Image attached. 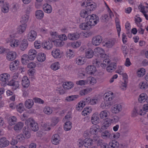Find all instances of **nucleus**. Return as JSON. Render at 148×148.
<instances>
[{
    "label": "nucleus",
    "instance_id": "obj_37",
    "mask_svg": "<svg viewBox=\"0 0 148 148\" xmlns=\"http://www.w3.org/2000/svg\"><path fill=\"white\" fill-rule=\"evenodd\" d=\"M43 10L46 13H51L52 11L51 7L48 4H47L45 5H44Z\"/></svg>",
    "mask_w": 148,
    "mask_h": 148
},
{
    "label": "nucleus",
    "instance_id": "obj_26",
    "mask_svg": "<svg viewBox=\"0 0 148 148\" xmlns=\"http://www.w3.org/2000/svg\"><path fill=\"white\" fill-rule=\"evenodd\" d=\"M28 45L27 41L26 40L24 39L20 45V49L21 50L24 51L27 49Z\"/></svg>",
    "mask_w": 148,
    "mask_h": 148
},
{
    "label": "nucleus",
    "instance_id": "obj_55",
    "mask_svg": "<svg viewBox=\"0 0 148 148\" xmlns=\"http://www.w3.org/2000/svg\"><path fill=\"white\" fill-rule=\"evenodd\" d=\"M76 63L78 65H80L83 64L84 63V62L82 58H78L76 59Z\"/></svg>",
    "mask_w": 148,
    "mask_h": 148
},
{
    "label": "nucleus",
    "instance_id": "obj_30",
    "mask_svg": "<svg viewBox=\"0 0 148 148\" xmlns=\"http://www.w3.org/2000/svg\"><path fill=\"white\" fill-rule=\"evenodd\" d=\"M10 7V5L9 3L7 2L5 3L2 7V11L4 13L8 12L9 11Z\"/></svg>",
    "mask_w": 148,
    "mask_h": 148
},
{
    "label": "nucleus",
    "instance_id": "obj_64",
    "mask_svg": "<svg viewBox=\"0 0 148 148\" xmlns=\"http://www.w3.org/2000/svg\"><path fill=\"white\" fill-rule=\"evenodd\" d=\"M23 88V95L24 97H27L29 94V90L28 89Z\"/></svg>",
    "mask_w": 148,
    "mask_h": 148
},
{
    "label": "nucleus",
    "instance_id": "obj_6",
    "mask_svg": "<svg viewBox=\"0 0 148 148\" xmlns=\"http://www.w3.org/2000/svg\"><path fill=\"white\" fill-rule=\"evenodd\" d=\"M10 78V75L7 73L1 74L0 75V80L2 82V85H6Z\"/></svg>",
    "mask_w": 148,
    "mask_h": 148
},
{
    "label": "nucleus",
    "instance_id": "obj_40",
    "mask_svg": "<svg viewBox=\"0 0 148 148\" xmlns=\"http://www.w3.org/2000/svg\"><path fill=\"white\" fill-rule=\"evenodd\" d=\"M27 25L24 23L21 25L18 28V33L21 34L25 31Z\"/></svg>",
    "mask_w": 148,
    "mask_h": 148
},
{
    "label": "nucleus",
    "instance_id": "obj_14",
    "mask_svg": "<svg viewBox=\"0 0 148 148\" xmlns=\"http://www.w3.org/2000/svg\"><path fill=\"white\" fill-rule=\"evenodd\" d=\"M6 58L8 60L12 61L14 60L16 57V53L13 51L8 52Z\"/></svg>",
    "mask_w": 148,
    "mask_h": 148
},
{
    "label": "nucleus",
    "instance_id": "obj_29",
    "mask_svg": "<svg viewBox=\"0 0 148 148\" xmlns=\"http://www.w3.org/2000/svg\"><path fill=\"white\" fill-rule=\"evenodd\" d=\"M94 52L91 49H88L86 50L85 55L86 58H91L93 56Z\"/></svg>",
    "mask_w": 148,
    "mask_h": 148
},
{
    "label": "nucleus",
    "instance_id": "obj_19",
    "mask_svg": "<svg viewBox=\"0 0 148 148\" xmlns=\"http://www.w3.org/2000/svg\"><path fill=\"white\" fill-rule=\"evenodd\" d=\"M113 93L111 92L110 93H107L105 96L104 98V100L107 101H108L109 102L108 103L109 105L111 106L112 104V103L110 101H112L114 98V97L113 96Z\"/></svg>",
    "mask_w": 148,
    "mask_h": 148
},
{
    "label": "nucleus",
    "instance_id": "obj_61",
    "mask_svg": "<svg viewBox=\"0 0 148 148\" xmlns=\"http://www.w3.org/2000/svg\"><path fill=\"white\" fill-rule=\"evenodd\" d=\"M71 46L73 48H76L79 47L80 45V43L79 42H73L71 44Z\"/></svg>",
    "mask_w": 148,
    "mask_h": 148
},
{
    "label": "nucleus",
    "instance_id": "obj_23",
    "mask_svg": "<svg viewBox=\"0 0 148 148\" xmlns=\"http://www.w3.org/2000/svg\"><path fill=\"white\" fill-rule=\"evenodd\" d=\"M34 104V101L32 99H28L25 102V107L28 109L32 108Z\"/></svg>",
    "mask_w": 148,
    "mask_h": 148
},
{
    "label": "nucleus",
    "instance_id": "obj_53",
    "mask_svg": "<svg viewBox=\"0 0 148 148\" xmlns=\"http://www.w3.org/2000/svg\"><path fill=\"white\" fill-rule=\"evenodd\" d=\"M16 109L18 112L21 113L23 111V105L22 103H20L16 106Z\"/></svg>",
    "mask_w": 148,
    "mask_h": 148
},
{
    "label": "nucleus",
    "instance_id": "obj_15",
    "mask_svg": "<svg viewBox=\"0 0 148 148\" xmlns=\"http://www.w3.org/2000/svg\"><path fill=\"white\" fill-rule=\"evenodd\" d=\"M60 141V137L58 134H56L53 135L51 138V142L53 144L57 145L59 144Z\"/></svg>",
    "mask_w": 148,
    "mask_h": 148
},
{
    "label": "nucleus",
    "instance_id": "obj_7",
    "mask_svg": "<svg viewBox=\"0 0 148 148\" xmlns=\"http://www.w3.org/2000/svg\"><path fill=\"white\" fill-rule=\"evenodd\" d=\"M94 52L101 58H105L107 57L104 51L101 48L97 47L95 48L94 50Z\"/></svg>",
    "mask_w": 148,
    "mask_h": 148
},
{
    "label": "nucleus",
    "instance_id": "obj_62",
    "mask_svg": "<svg viewBox=\"0 0 148 148\" xmlns=\"http://www.w3.org/2000/svg\"><path fill=\"white\" fill-rule=\"evenodd\" d=\"M51 125L54 126L56 125L58 122V118L57 117L53 118L52 119Z\"/></svg>",
    "mask_w": 148,
    "mask_h": 148
},
{
    "label": "nucleus",
    "instance_id": "obj_16",
    "mask_svg": "<svg viewBox=\"0 0 148 148\" xmlns=\"http://www.w3.org/2000/svg\"><path fill=\"white\" fill-rule=\"evenodd\" d=\"M79 35L77 33H71L68 34V38L69 39L74 40L77 39L79 38Z\"/></svg>",
    "mask_w": 148,
    "mask_h": 148
},
{
    "label": "nucleus",
    "instance_id": "obj_47",
    "mask_svg": "<svg viewBox=\"0 0 148 148\" xmlns=\"http://www.w3.org/2000/svg\"><path fill=\"white\" fill-rule=\"evenodd\" d=\"M54 44L56 47H61L63 46L64 43L61 40H56L53 41Z\"/></svg>",
    "mask_w": 148,
    "mask_h": 148
},
{
    "label": "nucleus",
    "instance_id": "obj_8",
    "mask_svg": "<svg viewBox=\"0 0 148 148\" xmlns=\"http://www.w3.org/2000/svg\"><path fill=\"white\" fill-rule=\"evenodd\" d=\"M145 113L144 112H142V110L140 109V108L138 107H135L132 113V117H134L137 116L138 114L140 115H144Z\"/></svg>",
    "mask_w": 148,
    "mask_h": 148
},
{
    "label": "nucleus",
    "instance_id": "obj_56",
    "mask_svg": "<svg viewBox=\"0 0 148 148\" xmlns=\"http://www.w3.org/2000/svg\"><path fill=\"white\" fill-rule=\"evenodd\" d=\"M91 98L90 97H88L84 99L83 101H81L84 103V105L90 103Z\"/></svg>",
    "mask_w": 148,
    "mask_h": 148
},
{
    "label": "nucleus",
    "instance_id": "obj_25",
    "mask_svg": "<svg viewBox=\"0 0 148 148\" xmlns=\"http://www.w3.org/2000/svg\"><path fill=\"white\" fill-rule=\"evenodd\" d=\"M38 60L41 62L44 61L46 59V55L42 53H39L37 56Z\"/></svg>",
    "mask_w": 148,
    "mask_h": 148
},
{
    "label": "nucleus",
    "instance_id": "obj_42",
    "mask_svg": "<svg viewBox=\"0 0 148 148\" xmlns=\"http://www.w3.org/2000/svg\"><path fill=\"white\" fill-rule=\"evenodd\" d=\"M87 22L82 23L79 25V28L82 29H90V27L88 25Z\"/></svg>",
    "mask_w": 148,
    "mask_h": 148
},
{
    "label": "nucleus",
    "instance_id": "obj_27",
    "mask_svg": "<svg viewBox=\"0 0 148 148\" xmlns=\"http://www.w3.org/2000/svg\"><path fill=\"white\" fill-rule=\"evenodd\" d=\"M23 134L26 138H28L30 137V133L29 132V129L28 127H25L23 128Z\"/></svg>",
    "mask_w": 148,
    "mask_h": 148
},
{
    "label": "nucleus",
    "instance_id": "obj_51",
    "mask_svg": "<svg viewBox=\"0 0 148 148\" xmlns=\"http://www.w3.org/2000/svg\"><path fill=\"white\" fill-rule=\"evenodd\" d=\"M99 100V98L97 97H92V98H91L90 104L91 105H94L97 103Z\"/></svg>",
    "mask_w": 148,
    "mask_h": 148
},
{
    "label": "nucleus",
    "instance_id": "obj_9",
    "mask_svg": "<svg viewBox=\"0 0 148 148\" xmlns=\"http://www.w3.org/2000/svg\"><path fill=\"white\" fill-rule=\"evenodd\" d=\"M36 32L34 30H31L27 35V40L30 42L34 41L36 38Z\"/></svg>",
    "mask_w": 148,
    "mask_h": 148
},
{
    "label": "nucleus",
    "instance_id": "obj_2",
    "mask_svg": "<svg viewBox=\"0 0 148 148\" xmlns=\"http://www.w3.org/2000/svg\"><path fill=\"white\" fill-rule=\"evenodd\" d=\"M25 123L29 126L31 130L33 131L36 132L39 129L37 123L32 118H29Z\"/></svg>",
    "mask_w": 148,
    "mask_h": 148
},
{
    "label": "nucleus",
    "instance_id": "obj_13",
    "mask_svg": "<svg viewBox=\"0 0 148 148\" xmlns=\"http://www.w3.org/2000/svg\"><path fill=\"white\" fill-rule=\"evenodd\" d=\"M19 64V62L18 60H15L12 62L10 64V68L11 71H15L17 69Z\"/></svg>",
    "mask_w": 148,
    "mask_h": 148
},
{
    "label": "nucleus",
    "instance_id": "obj_52",
    "mask_svg": "<svg viewBox=\"0 0 148 148\" xmlns=\"http://www.w3.org/2000/svg\"><path fill=\"white\" fill-rule=\"evenodd\" d=\"M85 105L84 103H82V102L80 101L78 103V104L76 106V108L77 110L79 111H81L82 110L83 107Z\"/></svg>",
    "mask_w": 148,
    "mask_h": 148
},
{
    "label": "nucleus",
    "instance_id": "obj_46",
    "mask_svg": "<svg viewBox=\"0 0 148 148\" xmlns=\"http://www.w3.org/2000/svg\"><path fill=\"white\" fill-rule=\"evenodd\" d=\"M24 124L23 123L20 122L16 124L14 127L15 130H19L21 129L23 127Z\"/></svg>",
    "mask_w": 148,
    "mask_h": 148
},
{
    "label": "nucleus",
    "instance_id": "obj_54",
    "mask_svg": "<svg viewBox=\"0 0 148 148\" xmlns=\"http://www.w3.org/2000/svg\"><path fill=\"white\" fill-rule=\"evenodd\" d=\"M44 112L47 114H51L52 112V110L49 107H45L43 110Z\"/></svg>",
    "mask_w": 148,
    "mask_h": 148
},
{
    "label": "nucleus",
    "instance_id": "obj_45",
    "mask_svg": "<svg viewBox=\"0 0 148 148\" xmlns=\"http://www.w3.org/2000/svg\"><path fill=\"white\" fill-rule=\"evenodd\" d=\"M59 63L58 62H55L52 64L50 66V67L52 70L56 71L60 68Z\"/></svg>",
    "mask_w": 148,
    "mask_h": 148
},
{
    "label": "nucleus",
    "instance_id": "obj_22",
    "mask_svg": "<svg viewBox=\"0 0 148 148\" xmlns=\"http://www.w3.org/2000/svg\"><path fill=\"white\" fill-rule=\"evenodd\" d=\"M116 68V65L115 63H111L107 67L106 69L109 72H112L114 71Z\"/></svg>",
    "mask_w": 148,
    "mask_h": 148
},
{
    "label": "nucleus",
    "instance_id": "obj_34",
    "mask_svg": "<svg viewBox=\"0 0 148 148\" xmlns=\"http://www.w3.org/2000/svg\"><path fill=\"white\" fill-rule=\"evenodd\" d=\"M108 111L106 110L101 111L100 114V118L102 119H106L108 117Z\"/></svg>",
    "mask_w": 148,
    "mask_h": 148
},
{
    "label": "nucleus",
    "instance_id": "obj_5",
    "mask_svg": "<svg viewBox=\"0 0 148 148\" xmlns=\"http://www.w3.org/2000/svg\"><path fill=\"white\" fill-rule=\"evenodd\" d=\"M102 37L99 35L94 36L92 39V43L93 45L95 46L99 45L102 42Z\"/></svg>",
    "mask_w": 148,
    "mask_h": 148
},
{
    "label": "nucleus",
    "instance_id": "obj_3",
    "mask_svg": "<svg viewBox=\"0 0 148 148\" xmlns=\"http://www.w3.org/2000/svg\"><path fill=\"white\" fill-rule=\"evenodd\" d=\"M77 142L79 143L78 144L80 145V147L84 145L85 147H88V146L91 145L92 143V140L90 138H86L84 140L79 139Z\"/></svg>",
    "mask_w": 148,
    "mask_h": 148
},
{
    "label": "nucleus",
    "instance_id": "obj_31",
    "mask_svg": "<svg viewBox=\"0 0 148 148\" xmlns=\"http://www.w3.org/2000/svg\"><path fill=\"white\" fill-rule=\"evenodd\" d=\"M74 84L71 82H66L63 84V86L64 88L67 89H69L73 87Z\"/></svg>",
    "mask_w": 148,
    "mask_h": 148
},
{
    "label": "nucleus",
    "instance_id": "obj_59",
    "mask_svg": "<svg viewBox=\"0 0 148 148\" xmlns=\"http://www.w3.org/2000/svg\"><path fill=\"white\" fill-rule=\"evenodd\" d=\"M29 18V17L28 15H24L22 17V20L21 21H22L24 23H27L28 21Z\"/></svg>",
    "mask_w": 148,
    "mask_h": 148
},
{
    "label": "nucleus",
    "instance_id": "obj_4",
    "mask_svg": "<svg viewBox=\"0 0 148 148\" xmlns=\"http://www.w3.org/2000/svg\"><path fill=\"white\" fill-rule=\"evenodd\" d=\"M104 129H102L101 128L100 130V132H101V137L103 139L109 138L112 139V135H113L109 130H104Z\"/></svg>",
    "mask_w": 148,
    "mask_h": 148
},
{
    "label": "nucleus",
    "instance_id": "obj_57",
    "mask_svg": "<svg viewBox=\"0 0 148 148\" xmlns=\"http://www.w3.org/2000/svg\"><path fill=\"white\" fill-rule=\"evenodd\" d=\"M17 139L20 142L23 141L26 138L24 136V134H20L18 135L16 137Z\"/></svg>",
    "mask_w": 148,
    "mask_h": 148
},
{
    "label": "nucleus",
    "instance_id": "obj_32",
    "mask_svg": "<svg viewBox=\"0 0 148 148\" xmlns=\"http://www.w3.org/2000/svg\"><path fill=\"white\" fill-rule=\"evenodd\" d=\"M147 97V95L146 93H142L139 95L138 100L140 103L144 102L146 101Z\"/></svg>",
    "mask_w": 148,
    "mask_h": 148
},
{
    "label": "nucleus",
    "instance_id": "obj_11",
    "mask_svg": "<svg viewBox=\"0 0 148 148\" xmlns=\"http://www.w3.org/2000/svg\"><path fill=\"white\" fill-rule=\"evenodd\" d=\"M121 105L120 104H116L112 107L111 112L113 113L117 114L119 112L122 110Z\"/></svg>",
    "mask_w": 148,
    "mask_h": 148
},
{
    "label": "nucleus",
    "instance_id": "obj_18",
    "mask_svg": "<svg viewBox=\"0 0 148 148\" xmlns=\"http://www.w3.org/2000/svg\"><path fill=\"white\" fill-rule=\"evenodd\" d=\"M86 5L85 6L86 8V10L88 12L94 10L96 8L95 3H88L86 2Z\"/></svg>",
    "mask_w": 148,
    "mask_h": 148
},
{
    "label": "nucleus",
    "instance_id": "obj_41",
    "mask_svg": "<svg viewBox=\"0 0 148 148\" xmlns=\"http://www.w3.org/2000/svg\"><path fill=\"white\" fill-rule=\"evenodd\" d=\"M72 123L70 121H66L64 126V129L65 130L69 131L71 130L72 127Z\"/></svg>",
    "mask_w": 148,
    "mask_h": 148
},
{
    "label": "nucleus",
    "instance_id": "obj_50",
    "mask_svg": "<svg viewBox=\"0 0 148 148\" xmlns=\"http://www.w3.org/2000/svg\"><path fill=\"white\" fill-rule=\"evenodd\" d=\"M88 12L86 10H82L80 12V16L83 18L88 16Z\"/></svg>",
    "mask_w": 148,
    "mask_h": 148
},
{
    "label": "nucleus",
    "instance_id": "obj_63",
    "mask_svg": "<svg viewBox=\"0 0 148 148\" xmlns=\"http://www.w3.org/2000/svg\"><path fill=\"white\" fill-rule=\"evenodd\" d=\"M40 45V42L38 40L36 41L34 43V47L37 49H39L41 47Z\"/></svg>",
    "mask_w": 148,
    "mask_h": 148
},
{
    "label": "nucleus",
    "instance_id": "obj_12",
    "mask_svg": "<svg viewBox=\"0 0 148 148\" xmlns=\"http://www.w3.org/2000/svg\"><path fill=\"white\" fill-rule=\"evenodd\" d=\"M21 84L24 88H27L29 85V81L27 77L25 76L23 78Z\"/></svg>",
    "mask_w": 148,
    "mask_h": 148
},
{
    "label": "nucleus",
    "instance_id": "obj_39",
    "mask_svg": "<svg viewBox=\"0 0 148 148\" xmlns=\"http://www.w3.org/2000/svg\"><path fill=\"white\" fill-rule=\"evenodd\" d=\"M111 123L110 119H107V120H106L103 123V126H102L101 128L107 129V127L110 126L111 125Z\"/></svg>",
    "mask_w": 148,
    "mask_h": 148
},
{
    "label": "nucleus",
    "instance_id": "obj_48",
    "mask_svg": "<svg viewBox=\"0 0 148 148\" xmlns=\"http://www.w3.org/2000/svg\"><path fill=\"white\" fill-rule=\"evenodd\" d=\"M145 73V69L143 68L139 69L137 72V75L139 77H142Z\"/></svg>",
    "mask_w": 148,
    "mask_h": 148
},
{
    "label": "nucleus",
    "instance_id": "obj_43",
    "mask_svg": "<svg viewBox=\"0 0 148 148\" xmlns=\"http://www.w3.org/2000/svg\"><path fill=\"white\" fill-rule=\"evenodd\" d=\"M79 97L78 95H72L67 97L66 100L68 101H71L75 100Z\"/></svg>",
    "mask_w": 148,
    "mask_h": 148
},
{
    "label": "nucleus",
    "instance_id": "obj_17",
    "mask_svg": "<svg viewBox=\"0 0 148 148\" xmlns=\"http://www.w3.org/2000/svg\"><path fill=\"white\" fill-rule=\"evenodd\" d=\"M86 70L88 73L90 74H94L96 71V67L92 65L88 66L86 67Z\"/></svg>",
    "mask_w": 148,
    "mask_h": 148
},
{
    "label": "nucleus",
    "instance_id": "obj_28",
    "mask_svg": "<svg viewBox=\"0 0 148 148\" xmlns=\"http://www.w3.org/2000/svg\"><path fill=\"white\" fill-rule=\"evenodd\" d=\"M91 121L93 124H96L99 123L100 120L96 114H94L92 116Z\"/></svg>",
    "mask_w": 148,
    "mask_h": 148
},
{
    "label": "nucleus",
    "instance_id": "obj_44",
    "mask_svg": "<svg viewBox=\"0 0 148 148\" xmlns=\"http://www.w3.org/2000/svg\"><path fill=\"white\" fill-rule=\"evenodd\" d=\"M139 86L140 89L145 90L148 88V84L145 81L141 82L139 83Z\"/></svg>",
    "mask_w": 148,
    "mask_h": 148
},
{
    "label": "nucleus",
    "instance_id": "obj_20",
    "mask_svg": "<svg viewBox=\"0 0 148 148\" xmlns=\"http://www.w3.org/2000/svg\"><path fill=\"white\" fill-rule=\"evenodd\" d=\"M37 52L36 50L34 49H30L29 51L28 55L29 57L31 60H33L36 57Z\"/></svg>",
    "mask_w": 148,
    "mask_h": 148
},
{
    "label": "nucleus",
    "instance_id": "obj_49",
    "mask_svg": "<svg viewBox=\"0 0 148 148\" xmlns=\"http://www.w3.org/2000/svg\"><path fill=\"white\" fill-rule=\"evenodd\" d=\"M115 44L114 40H110L106 42L105 43L104 45L108 48L111 47Z\"/></svg>",
    "mask_w": 148,
    "mask_h": 148
},
{
    "label": "nucleus",
    "instance_id": "obj_36",
    "mask_svg": "<svg viewBox=\"0 0 148 148\" xmlns=\"http://www.w3.org/2000/svg\"><path fill=\"white\" fill-rule=\"evenodd\" d=\"M109 146L110 148H118L119 144L116 141H113L109 143Z\"/></svg>",
    "mask_w": 148,
    "mask_h": 148
},
{
    "label": "nucleus",
    "instance_id": "obj_10",
    "mask_svg": "<svg viewBox=\"0 0 148 148\" xmlns=\"http://www.w3.org/2000/svg\"><path fill=\"white\" fill-rule=\"evenodd\" d=\"M10 144V142L5 137L0 138V147L3 148L8 146Z\"/></svg>",
    "mask_w": 148,
    "mask_h": 148
},
{
    "label": "nucleus",
    "instance_id": "obj_60",
    "mask_svg": "<svg viewBox=\"0 0 148 148\" xmlns=\"http://www.w3.org/2000/svg\"><path fill=\"white\" fill-rule=\"evenodd\" d=\"M34 102L35 103H40V104H43L44 101L41 99L38 98H34Z\"/></svg>",
    "mask_w": 148,
    "mask_h": 148
},
{
    "label": "nucleus",
    "instance_id": "obj_38",
    "mask_svg": "<svg viewBox=\"0 0 148 148\" xmlns=\"http://www.w3.org/2000/svg\"><path fill=\"white\" fill-rule=\"evenodd\" d=\"M51 53L53 57L57 58L59 57L60 54V51L58 49H56L52 51Z\"/></svg>",
    "mask_w": 148,
    "mask_h": 148
},
{
    "label": "nucleus",
    "instance_id": "obj_24",
    "mask_svg": "<svg viewBox=\"0 0 148 148\" xmlns=\"http://www.w3.org/2000/svg\"><path fill=\"white\" fill-rule=\"evenodd\" d=\"M9 41L10 42V45L13 47H16L19 45V41L14 38H10Z\"/></svg>",
    "mask_w": 148,
    "mask_h": 148
},
{
    "label": "nucleus",
    "instance_id": "obj_21",
    "mask_svg": "<svg viewBox=\"0 0 148 148\" xmlns=\"http://www.w3.org/2000/svg\"><path fill=\"white\" fill-rule=\"evenodd\" d=\"M42 47L47 49L49 50L51 49L53 46L51 41H47L43 42L42 44Z\"/></svg>",
    "mask_w": 148,
    "mask_h": 148
},
{
    "label": "nucleus",
    "instance_id": "obj_33",
    "mask_svg": "<svg viewBox=\"0 0 148 148\" xmlns=\"http://www.w3.org/2000/svg\"><path fill=\"white\" fill-rule=\"evenodd\" d=\"M17 119L14 116L9 117L8 119V123L10 125H12L15 124Z\"/></svg>",
    "mask_w": 148,
    "mask_h": 148
},
{
    "label": "nucleus",
    "instance_id": "obj_1",
    "mask_svg": "<svg viewBox=\"0 0 148 148\" xmlns=\"http://www.w3.org/2000/svg\"><path fill=\"white\" fill-rule=\"evenodd\" d=\"M85 21H88V25L90 27V28L92 26H94L99 21V18L96 15L93 14L87 16L86 18Z\"/></svg>",
    "mask_w": 148,
    "mask_h": 148
},
{
    "label": "nucleus",
    "instance_id": "obj_58",
    "mask_svg": "<svg viewBox=\"0 0 148 148\" xmlns=\"http://www.w3.org/2000/svg\"><path fill=\"white\" fill-rule=\"evenodd\" d=\"M119 117L118 116H115L112 117L111 119H110V120L112 123H116L119 121Z\"/></svg>",
    "mask_w": 148,
    "mask_h": 148
},
{
    "label": "nucleus",
    "instance_id": "obj_35",
    "mask_svg": "<svg viewBox=\"0 0 148 148\" xmlns=\"http://www.w3.org/2000/svg\"><path fill=\"white\" fill-rule=\"evenodd\" d=\"M37 19H41L43 17L44 14L43 11L41 10L36 11L35 13Z\"/></svg>",
    "mask_w": 148,
    "mask_h": 148
}]
</instances>
